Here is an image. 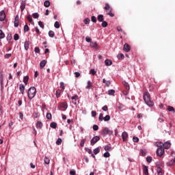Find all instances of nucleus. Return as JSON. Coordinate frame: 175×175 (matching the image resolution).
I'll list each match as a JSON object with an SVG mask.
<instances>
[{"label": "nucleus", "mask_w": 175, "mask_h": 175, "mask_svg": "<svg viewBox=\"0 0 175 175\" xmlns=\"http://www.w3.org/2000/svg\"><path fill=\"white\" fill-rule=\"evenodd\" d=\"M143 96L146 105H147L148 107H153L154 103V101L151 100V96L150 95V93L148 92H146L144 93Z\"/></svg>", "instance_id": "1"}, {"label": "nucleus", "mask_w": 175, "mask_h": 175, "mask_svg": "<svg viewBox=\"0 0 175 175\" xmlns=\"http://www.w3.org/2000/svg\"><path fill=\"white\" fill-rule=\"evenodd\" d=\"M36 96V88L31 87L27 92V96L29 99L32 100Z\"/></svg>", "instance_id": "2"}, {"label": "nucleus", "mask_w": 175, "mask_h": 175, "mask_svg": "<svg viewBox=\"0 0 175 175\" xmlns=\"http://www.w3.org/2000/svg\"><path fill=\"white\" fill-rule=\"evenodd\" d=\"M99 140H100V137H99L98 135L94 136V137L90 140V144H91V146H95V144H96V143H98V142H99Z\"/></svg>", "instance_id": "3"}, {"label": "nucleus", "mask_w": 175, "mask_h": 175, "mask_svg": "<svg viewBox=\"0 0 175 175\" xmlns=\"http://www.w3.org/2000/svg\"><path fill=\"white\" fill-rule=\"evenodd\" d=\"M156 153L157 157H162L165 154V149L163 147H159L157 149Z\"/></svg>", "instance_id": "4"}, {"label": "nucleus", "mask_w": 175, "mask_h": 175, "mask_svg": "<svg viewBox=\"0 0 175 175\" xmlns=\"http://www.w3.org/2000/svg\"><path fill=\"white\" fill-rule=\"evenodd\" d=\"M27 3V1L25 0H22L21 2V5H20V9L21 12H24L25 10V5Z\"/></svg>", "instance_id": "5"}, {"label": "nucleus", "mask_w": 175, "mask_h": 175, "mask_svg": "<svg viewBox=\"0 0 175 175\" xmlns=\"http://www.w3.org/2000/svg\"><path fill=\"white\" fill-rule=\"evenodd\" d=\"M19 23H20V18L18 17V15H16L14 18V27H15V28H17V27H18Z\"/></svg>", "instance_id": "6"}, {"label": "nucleus", "mask_w": 175, "mask_h": 175, "mask_svg": "<svg viewBox=\"0 0 175 175\" xmlns=\"http://www.w3.org/2000/svg\"><path fill=\"white\" fill-rule=\"evenodd\" d=\"M157 172L158 175L165 174V172L163 171V170L161 169L159 165L157 164Z\"/></svg>", "instance_id": "7"}, {"label": "nucleus", "mask_w": 175, "mask_h": 175, "mask_svg": "<svg viewBox=\"0 0 175 175\" xmlns=\"http://www.w3.org/2000/svg\"><path fill=\"white\" fill-rule=\"evenodd\" d=\"M128 133L124 131L122 133V139L123 142H128Z\"/></svg>", "instance_id": "8"}, {"label": "nucleus", "mask_w": 175, "mask_h": 175, "mask_svg": "<svg viewBox=\"0 0 175 175\" xmlns=\"http://www.w3.org/2000/svg\"><path fill=\"white\" fill-rule=\"evenodd\" d=\"M79 99V96H77V94H75L74 96L71 97V100H72V103L73 105H77V100Z\"/></svg>", "instance_id": "9"}, {"label": "nucleus", "mask_w": 175, "mask_h": 175, "mask_svg": "<svg viewBox=\"0 0 175 175\" xmlns=\"http://www.w3.org/2000/svg\"><path fill=\"white\" fill-rule=\"evenodd\" d=\"M5 18H6V14H5V11L1 10L0 12V21H5Z\"/></svg>", "instance_id": "10"}, {"label": "nucleus", "mask_w": 175, "mask_h": 175, "mask_svg": "<svg viewBox=\"0 0 175 175\" xmlns=\"http://www.w3.org/2000/svg\"><path fill=\"white\" fill-rule=\"evenodd\" d=\"M60 107L63 109V111H66V109H68V103L66 101L63 102L60 105Z\"/></svg>", "instance_id": "11"}, {"label": "nucleus", "mask_w": 175, "mask_h": 175, "mask_svg": "<svg viewBox=\"0 0 175 175\" xmlns=\"http://www.w3.org/2000/svg\"><path fill=\"white\" fill-rule=\"evenodd\" d=\"M123 50L126 53H129V51H131V46H129L128 44H124Z\"/></svg>", "instance_id": "12"}, {"label": "nucleus", "mask_w": 175, "mask_h": 175, "mask_svg": "<svg viewBox=\"0 0 175 175\" xmlns=\"http://www.w3.org/2000/svg\"><path fill=\"white\" fill-rule=\"evenodd\" d=\"M87 137H83L81 139V142L79 144L80 147H84V144H85V142H87Z\"/></svg>", "instance_id": "13"}, {"label": "nucleus", "mask_w": 175, "mask_h": 175, "mask_svg": "<svg viewBox=\"0 0 175 175\" xmlns=\"http://www.w3.org/2000/svg\"><path fill=\"white\" fill-rule=\"evenodd\" d=\"M19 90L21 93L24 95V91H25V86L24 85V84L21 83L19 85Z\"/></svg>", "instance_id": "14"}, {"label": "nucleus", "mask_w": 175, "mask_h": 175, "mask_svg": "<svg viewBox=\"0 0 175 175\" xmlns=\"http://www.w3.org/2000/svg\"><path fill=\"white\" fill-rule=\"evenodd\" d=\"M97 20L99 21V23H102L103 21H105V18L103 16V14H98L97 16Z\"/></svg>", "instance_id": "15"}, {"label": "nucleus", "mask_w": 175, "mask_h": 175, "mask_svg": "<svg viewBox=\"0 0 175 175\" xmlns=\"http://www.w3.org/2000/svg\"><path fill=\"white\" fill-rule=\"evenodd\" d=\"M27 19L31 25H35V22H33V19H32V16H31V15L27 16Z\"/></svg>", "instance_id": "16"}, {"label": "nucleus", "mask_w": 175, "mask_h": 175, "mask_svg": "<svg viewBox=\"0 0 175 175\" xmlns=\"http://www.w3.org/2000/svg\"><path fill=\"white\" fill-rule=\"evenodd\" d=\"M170 146H171V144L170 142H165L164 144H163V147L165 150H169V148H170Z\"/></svg>", "instance_id": "17"}, {"label": "nucleus", "mask_w": 175, "mask_h": 175, "mask_svg": "<svg viewBox=\"0 0 175 175\" xmlns=\"http://www.w3.org/2000/svg\"><path fill=\"white\" fill-rule=\"evenodd\" d=\"M105 64L106 66H111V65H113V62L109 59H107L105 60Z\"/></svg>", "instance_id": "18"}, {"label": "nucleus", "mask_w": 175, "mask_h": 175, "mask_svg": "<svg viewBox=\"0 0 175 175\" xmlns=\"http://www.w3.org/2000/svg\"><path fill=\"white\" fill-rule=\"evenodd\" d=\"M47 64V61H46V60H42V61H41L40 62V68H41V69H43V68L44 67V66H46V64Z\"/></svg>", "instance_id": "19"}, {"label": "nucleus", "mask_w": 175, "mask_h": 175, "mask_svg": "<svg viewBox=\"0 0 175 175\" xmlns=\"http://www.w3.org/2000/svg\"><path fill=\"white\" fill-rule=\"evenodd\" d=\"M24 47L25 50H26V51H28V50L29 49V41L25 42Z\"/></svg>", "instance_id": "20"}, {"label": "nucleus", "mask_w": 175, "mask_h": 175, "mask_svg": "<svg viewBox=\"0 0 175 175\" xmlns=\"http://www.w3.org/2000/svg\"><path fill=\"white\" fill-rule=\"evenodd\" d=\"M42 127L43 123H42L40 121H38L36 123V128H38V129H42Z\"/></svg>", "instance_id": "21"}, {"label": "nucleus", "mask_w": 175, "mask_h": 175, "mask_svg": "<svg viewBox=\"0 0 175 175\" xmlns=\"http://www.w3.org/2000/svg\"><path fill=\"white\" fill-rule=\"evenodd\" d=\"M143 172L144 175H148V167L147 165H144Z\"/></svg>", "instance_id": "22"}, {"label": "nucleus", "mask_w": 175, "mask_h": 175, "mask_svg": "<svg viewBox=\"0 0 175 175\" xmlns=\"http://www.w3.org/2000/svg\"><path fill=\"white\" fill-rule=\"evenodd\" d=\"M91 47H93L94 49H99V46H98V43L96 42H92L90 43Z\"/></svg>", "instance_id": "23"}, {"label": "nucleus", "mask_w": 175, "mask_h": 175, "mask_svg": "<svg viewBox=\"0 0 175 175\" xmlns=\"http://www.w3.org/2000/svg\"><path fill=\"white\" fill-rule=\"evenodd\" d=\"M122 84H123V85H124L126 90L129 91V90L131 89V88L129 86V83H128V82L124 81L122 82Z\"/></svg>", "instance_id": "24"}, {"label": "nucleus", "mask_w": 175, "mask_h": 175, "mask_svg": "<svg viewBox=\"0 0 175 175\" xmlns=\"http://www.w3.org/2000/svg\"><path fill=\"white\" fill-rule=\"evenodd\" d=\"M111 12H113V8H110L109 12L107 11V15L110 16V17H114V14H113Z\"/></svg>", "instance_id": "25"}, {"label": "nucleus", "mask_w": 175, "mask_h": 175, "mask_svg": "<svg viewBox=\"0 0 175 175\" xmlns=\"http://www.w3.org/2000/svg\"><path fill=\"white\" fill-rule=\"evenodd\" d=\"M103 83L105 84L106 87H110V84H111V82H110V81H106L105 79H103Z\"/></svg>", "instance_id": "26"}, {"label": "nucleus", "mask_w": 175, "mask_h": 175, "mask_svg": "<svg viewBox=\"0 0 175 175\" xmlns=\"http://www.w3.org/2000/svg\"><path fill=\"white\" fill-rule=\"evenodd\" d=\"M108 131H109V128L105 127L104 129H103L102 133L104 136H106L108 133Z\"/></svg>", "instance_id": "27"}, {"label": "nucleus", "mask_w": 175, "mask_h": 175, "mask_svg": "<svg viewBox=\"0 0 175 175\" xmlns=\"http://www.w3.org/2000/svg\"><path fill=\"white\" fill-rule=\"evenodd\" d=\"M29 80V76H25L23 77V83L26 85L28 84V81Z\"/></svg>", "instance_id": "28"}, {"label": "nucleus", "mask_w": 175, "mask_h": 175, "mask_svg": "<svg viewBox=\"0 0 175 175\" xmlns=\"http://www.w3.org/2000/svg\"><path fill=\"white\" fill-rule=\"evenodd\" d=\"M93 152H94V155H96V154H99V152H100V149L99 148H96L94 149Z\"/></svg>", "instance_id": "29"}, {"label": "nucleus", "mask_w": 175, "mask_h": 175, "mask_svg": "<svg viewBox=\"0 0 175 175\" xmlns=\"http://www.w3.org/2000/svg\"><path fill=\"white\" fill-rule=\"evenodd\" d=\"M0 79H1V90L3 91V85H2L3 83V75H1L0 76Z\"/></svg>", "instance_id": "30"}, {"label": "nucleus", "mask_w": 175, "mask_h": 175, "mask_svg": "<svg viewBox=\"0 0 175 175\" xmlns=\"http://www.w3.org/2000/svg\"><path fill=\"white\" fill-rule=\"evenodd\" d=\"M116 94V90L111 89L108 90V95L113 96Z\"/></svg>", "instance_id": "31"}, {"label": "nucleus", "mask_w": 175, "mask_h": 175, "mask_svg": "<svg viewBox=\"0 0 175 175\" xmlns=\"http://www.w3.org/2000/svg\"><path fill=\"white\" fill-rule=\"evenodd\" d=\"M91 87H92V83H91V81H88V85H86L85 89L90 90V88H91Z\"/></svg>", "instance_id": "32"}, {"label": "nucleus", "mask_w": 175, "mask_h": 175, "mask_svg": "<svg viewBox=\"0 0 175 175\" xmlns=\"http://www.w3.org/2000/svg\"><path fill=\"white\" fill-rule=\"evenodd\" d=\"M101 23V27H103V28H106V27L109 25V24L105 21H103Z\"/></svg>", "instance_id": "33"}, {"label": "nucleus", "mask_w": 175, "mask_h": 175, "mask_svg": "<svg viewBox=\"0 0 175 175\" xmlns=\"http://www.w3.org/2000/svg\"><path fill=\"white\" fill-rule=\"evenodd\" d=\"M55 36V33H54V31L50 30L49 31V38H54V36Z\"/></svg>", "instance_id": "34"}, {"label": "nucleus", "mask_w": 175, "mask_h": 175, "mask_svg": "<svg viewBox=\"0 0 175 175\" xmlns=\"http://www.w3.org/2000/svg\"><path fill=\"white\" fill-rule=\"evenodd\" d=\"M173 165H174V159L167 162V166H173Z\"/></svg>", "instance_id": "35"}, {"label": "nucleus", "mask_w": 175, "mask_h": 175, "mask_svg": "<svg viewBox=\"0 0 175 175\" xmlns=\"http://www.w3.org/2000/svg\"><path fill=\"white\" fill-rule=\"evenodd\" d=\"M44 162L46 163V165H49V163H50V159L47 157H45L44 159Z\"/></svg>", "instance_id": "36"}, {"label": "nucleus", "mask_w": 175, "mask_h": 175, "mask_svg": "<svg viewBox=\"0 0 175 175\" xmlns=\"http://www.w3.org/2000/svg\"><path fill=\"white\" fill-rule=\"evenodd\" d=\"M51 128H53V129H55L57 128V123L55 122H53L50 124Z\"/></svg>", "instance_id": "37"}, {"label": "nucleus", "mask_w": 175, "mask_h": 175, "mask_svg": "<svg viewBox=\"0 0 175 175\" xmlns=\"http://www.w3.org/2000/svg\"><path fill=\"white\" fill-rule=\"evenodd\" d=\"M83 23L87 25L91 23V20L89 18H86L84 19Z\"/></svg>", "instance_id": "38"}, {"label": "nucleus", "mask_w": 175, "mask_h": 175, "mask_svg": "<svg viewBox=\"0 0 175 175\" xmlns=\"http://www.w3.org/2000/svg\"><path fill=\"white\" fill-rule=\"evenodd\" d=\"M24 32H28L29 31V27H28V25H25L23 27Z\"/></svg>", "instance_id": "39"}, {"label": "nucleus", "mask_w": 175, "mask_h": 175, "mask_svg": "<svg viewBox=\"0 0 175 175\" xmlns=\"http://www.w3.org/2000/svg\"><path fill=\"white\" fill-rule=\"evenodd\" d=\"M117 58H118V59H124V54H122V53L118 54L117 55Z\"/></svg>", "instance_id": "40"}, {"label": "nucleus", "mask_w": 175, "mask_h": 175, "mask_svg": "<svg viewBox=\"0 0 175 175\" xmlns=\"http://www.w3.org/2000/svg\"><path fill=\"white\" fill-rule=\"evenodd\" d=\"M38 25L42 28V29H44V23L42 21H38Z\"/></svg>", "instance_id": "41"}, {"label": "nucleus", "mask_w": 175, "mask_h": 175, "mask_svg": "<svg viewBox=\"0 0 175 175\" xmlns=\"http://www.w3.org/2000/svg\"><path fill=\"white\" fill-rule=\"evenodd\" d=\"M62 143V139L58 138L57 140L56 141L57 146H61Z\"/></svg>", "instance_id": "42"}, {"label": "nucleus", "mask_w": 175, "mask_h": 175, "mask_svg": "<svg viewBox=\"0 0 175 175\" xmlns=\"http://www.w3.org/2000/svg\"><path fill=\"white\" fill-rule=\"evenodd\" d=\"M105 117H103V113H100L98 116L99 121L102 122L103 121Z\"/></svg>", "instance_id": "43"}, {"label": "nucleus", "mask_w": 175, "mask_h": 175, "mask_svg": "<svg viewBox=\"0 0 175 175\" xmlns=\"http://www.w3.org/2000/svg\"><path fill=\"white\" fill-rule=\"evenodd\" d=\"M105 151H111V146H109V145H106L104 148Z\"/></svg>", "instance_id": "44"}, {"label": "nucleus", "mask_w": 175, "mask_h": 175, "mask_svg": "<svg viewBox=\"0 0 175 175\" xmlns=\"http://www.w3.org/2000/svg\"><path fill=\"white\" fill-rule=\"evenodd\" d=\"M105 10H110L111 8H110V5H109V3H105V7L104 8Z\"/></svg>", "instance_id": "45"}, {"label": "nucleus", "mask_w": 175, "mask_h": 175, "mask_svg": "<svg viewBox=\"0 0 175 175\" xmlns=\"http://www.w3.org/2000/svg\"><path fill=\"white\" fill-rule=\"evenodd\" d=\"M110 116L109 115H107L105 117H104L103 121L107 122V121H110Z\"/></svg>", "instance_id": "46"}, {"label": "nucleus", "mask_w": 175, "mask_h": 175, "mask_svg": "<svg viewBox=\"0 0 175 175\" xmlns=\"http://www.w3.org/2000/svg\"><path fill=\"white\" fill-rule=\"evenodd\" d=\"M5 38V33L0 29V39H3Z\"/></svg>", "instance_id": "47"}, {"label": "nucleus", "mask_w": 175, "mask_h": 175, "mask_svg": "<svg viewBox=\"0 0 175 175\" xmlns=\"http://www.w3.org/2000/svg\"><path fill=\"white\" fill-rule=\"evenodd\" d=\"M146 162H148V163H151L152 162V157H146Z\"/></svg>", "instance_id": "48"}, {"label": "nucleus", "mask_w": 175, "mask_h": 175, "mask_svg": "<svg viewBox=\"0 0 175 175\" xmlns=\"http://www.w3.org/2000/svg\"><path fill=\"white\" fill-rule=\"evenodd\" d=\"M90 74L92 75L93 76H95L96 75V71H95V69H91L90 71Z\"/></svg>", "instance_id": "49"}, {"label": "nucleus", "mask_w": 175, "mask_h": 175, "mask_svg": "<svg viewBox=\"0 0 175 175\" xmlns=\"http://www.w3.org/2000/svg\"><path fill=\"white\" fill-rule=\"evenodd\" d=\"M33 18H39V14L38 12H35L32 14Z\"/></svg>", "instance_id": "50"}, {"label": "nucleus", "mask_w": 175, "mask_h": 175, "mask_svg": "<svg viewBox=\"0 0 175 175\" xmlns=\"http://www.w3.org/2000/svg\"><path fill=\"white\" fill-rule=\"evenodd\" d=\"M44 6H45V8H49V6H50V1H45L44 2Z\"/></svg>", "instance_id": "51"}, {"label": "nucleus", "mask_w": 175, "mask_h": 175, "mask_svg": "<svg viewBox=\"0 0 175 175\" xmlns=\"http://www.w3.org/2000/svg\"><path fill=\"white\" fill-rule=\"evenodd\" d=\"M46 117L47 120H51V118H53V116L51 113H47Z\"/></svg>", "instance_id": "52"}, {"label": "nucleus", "mask_w": 175, "mask_h": 175, "mask_svg": "<svg viewBox=\"0 0 175 175\" xmlns=\"http://www.w3.org/2000/svg\"><path fill=\"white\" fill-rule=\"evenodd\" d=\"M34 52L36 53V54H39V53H40V49H39V47L38 46L35 47Z\"/></svg>", "instance_id": "53"}, {"label": "nucleus", "mask_w": 175, "mask_h": 175, "mask_svg": "<svg viewBox=\"0 0 175 175\" xmlns=\"http://www.w3.org/2000/svg\"><path fill=\"white\" fill-rule=\"evenodd\" d=\"M20 39V36H18V33H15L14 36V40H18Z\"/></svg>", "instance_id": "54"}, {"label": "nucleus", "mask_w": 175, "mask_h": 175, "mask_svg": "<svg viewBox=\"0 0 175 175\" xmlns=\"http://www.w3.org/2000/svg\"><path fill=\"white\" fill-rule=\"evenodd\" d=\"M104 158H109L110 157V153L109 152H106L103 154Z\"/></svg>", "instance_id": "55"}, {"label": "nucleus", "mask_w": 175, "mask_h": 175, "mask_svg": "<svg viewBox=\"0 0 175 175\" xmlns=\"http://www.w3.org/2000/svg\"><path fill=\"white\" fill-rule=\"evenodd\" d=\"M55 95L57 98H59L61 96V90H57L55 92Z\"/></svg>", "instance_id": "56"}, {"label": "nucleus", "mask_w": 175, "mask_h": 175, "mask_svg": "<svg viewBox=\"0 0 175 175\" xmlns=\"http://www.w3.org/2000/svg\"><path fill=\"white\" fill-rule=\"evenodd\" d=\"M91 21L92 22V23H96V16H92V17H91Z\"/></svg>", "instance_id": "57"}, {"label": "nucleus", "mask_w": 175, "mask_h": 175, "mask_svg": "<svg viewBox=\"0 0 175 175\" xmlns=\"http://www.w3.org/2000/svg\"><path fill=\"white\" fill-rule=\"evenodd\" d=\"M7 40H8V42H10V40H12V33H8V34Z\"/></svg>", "instance_id": "58"}, {"label": "nucleus", "mask_w": 175, "mask_h": 175, "mask_svg": "<svg viewBox=\"0 0 175 175\" xmlns=\"http://www.w3.org/2000/svg\"><path fill=\"white\" fill-rule=\"evenodd\" d=\"M54 27L55 28H57V29L59 28V22L58 21L55 22Z\"/></svg>", "instance_id": "59"}, {"label": "nucleus", "mask_w": 175, "mask_h": 175, "mask_svg": "<svg viewBox=\"0 0 175 175\" xmlns=\"http://www.w3.org/2000/svg\"><path fill=\"white\" fill-rule=\"evenodd\" d=\"M167 110H168V111H174V107H173L172 106H168Z\"/></svg>", "instance_id": "60"}, {"label": "nucleus", "mask_w": 175, "mask_h": 175, "mask_svg": "<svg viewBox=\"0 0 175 175\" xmlns=\"http://www.w3.org/2000/svg\"><path fill=\"white\" fill-rule=\"evenodd\" d=\"M133 141L134 142V143H137L139 142V137H133Z\"/></svg>", "instance_id": "61"}, {"label": "nucleus", "mask_w": 175, "mask_h": 175, "mask_svg": "<svg viewBox=\"0 0 175 175\" xmlns=\"http://www.w3.org/2000/svg\"><path fill=\"white\" fill-rule=\"evenodd\" d=\"M85 40L86 42H88V43H91V42L92 41V39H91L90 37L87 36L85 38Z\"/></svg>", "instance_id": "62"}, {"label": "nucleus", "mask_w": 175, "mask_h": 175, "mask_svg": "<svg viewBox=\"0 0 175 175\" xmlns=\"http://www.w3.org/2000/svg\"><path fill=\"white\" fill-rule=\"evenodd\" d=\"M70 175H76V170H70Z\"/></svg>", "instance_id": "63"}, {"label": "nucleus", "mask_w": 175, "mask_h": 175, "mask_svg": "<svg viewBox=\"0 0 175 175\" xmlns=\"http://www.w3.org/2000/svg\"><path fill=\"white\" fill-rule=\"evenodd\" d=\"M99 129V126L96 124L93 125V130L98 131Z\"/></svg>", "instance_id": "64"}]
</instances>
